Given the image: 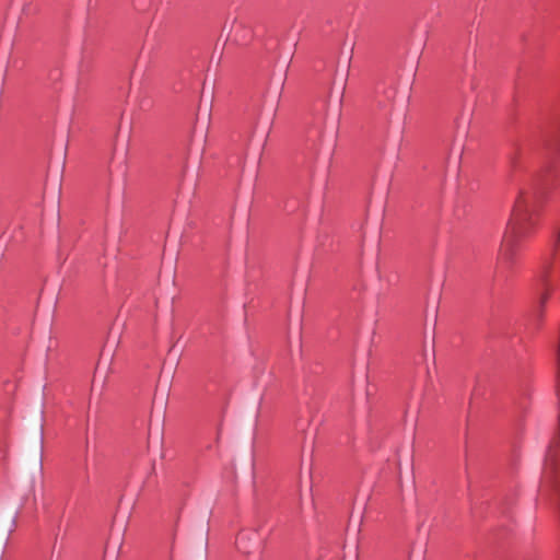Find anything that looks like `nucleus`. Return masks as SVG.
I'll return each instance as SVG.
<instances>
[{
  "label": "nucleus",
  "mask_w": 560,
  "mask_h": 560,
  "mask_svg": "<svg viewBox=\"0 0 560 560\" xmlns=\"http://www.w3.org/2000/svg\"><path fill=\"white\" fill-rule=\"evenodd\" d=\"M555 246L557 250H560V226L557 229L555 234Z\"/></svg>",
  "instance_id": "3"
},
{
  "label": "nucleus",
  "mask_w": 560,
  "mask_h": 560,
  "mask_svg": "<svg viewBox=\"0 0 560 560\" xmlns=\"http://www.w3.org/2000/svg\"><path fill=\"white\" fill-rule=\"evenodd\" d=\"M547 299H548V294L547 293H544V294L539 295L538 303H539L540 307L545 305V303L547 302Z\"/></svg>",
  "instance_id": "4"
},
{
  "label": "nucleus",
  "mask_w": 560,
  "mask_h": 560,
  "mask_svg": "<svg viewBox=\"0 0 560 560\" xmlns=\"http://www.w3.org/2000/svg\"><path fill=\"white\" fill-rule=\"evenodd\" d=\"M257 541V534L255 532H242L236 538L237 549L243 553L250 552V542Z\"/></svg>",
  "instance_id": "2"
},
{
  "label": "nucleus",
  "mask_w": 560,
  "mask_h": 560,
  "mask_svg": "<svg viewBox=\"0 0 560 560\" xmlns=\"http://www.w3.org/2000/svg\"><path fill=\"white\" fill-rule=\"evenodd\" d=\"M530 224L529 202L525 197L521 196L514 203L500 243L497 258L499 265L509 267L513 262L518 241L529 234Z\"/></svg>",
  "instance_id": "1"
}]
</instances>
